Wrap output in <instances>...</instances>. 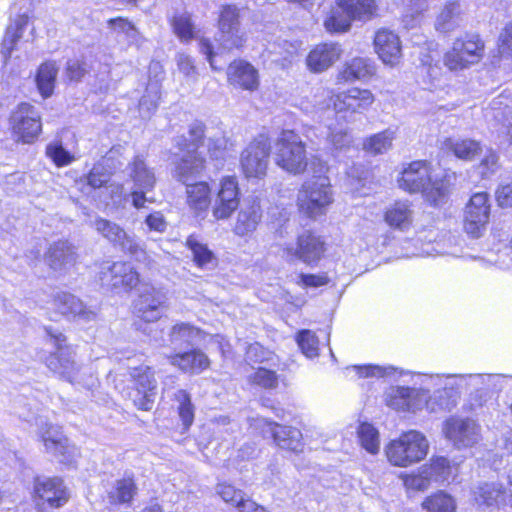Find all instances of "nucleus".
Segmentation results:
<instances>
[{
	"label": "nucleus",
	"instance_id": "nucleus-1",
	"mask_svg": "<svg viewBox=\"0 0 512 512\" xmlns=\"http://www.w3.org/2000/svg\"><path fill=\"white\" fill-rule=\"evenodd\" d=\"M433 172L431 160L415 159L406 162L402 164L396 177L397 186L407 194H421L433 207H441L450 198L457 174L446 169L439 177H435Z\"/></svg>",
	"mask_w": 512,
	"mask_h": 512
},
{
	"label": "nucleus",
	"instance_id": "nucleus-2",
	"mask_svg": "<svg viewBox=\"0 0 512 512\" xmlns=\"http://www.w3.org/2000/svg\"><path fill=\"white\" fill-rule=\"evenodd\" d=\"M329 169L325 160L314 157L311 162L313 176L310 180L304 181L298 190L297 210L308 219L315 220L326 215L334 202L333 186L328 175Z\"/></svg>",
	"mask_w": 512,
	"mask_h": 512
},
{
	"label": "nucleus",
	"instance_id": "nucleus-3",
	"mask_svg": "<svg viewBox=\"0 0 512 512\" xmlns=\"http://www.w3.org/2000/svg\"><path fill=\"white\" fill-rule=\"evenodd\" d=\"M429 441L419 430L401 432L384 448L387 462L397 468H408L423 461L429 453Z\"/></svg>",
	"mask_w": 512,
	"mask_h": 512
},
{
	"label": "nucleus",
	"instance_id": "nucleus-4",
	"mask_svg": "<svg viewBox=\"0 0 512 512\" xmlns=\"http://www.w3.org/2000/svg\"><path fill=\"white\" fill-rule=\"evenodd\" d=\"M274 163L284 172L299 176L305 174L315 156L309 159L307 144L293 129H282L275 141Z\"/></svg>",
	"mask_w": 512,
	"mask_h": 512
},
{
	"label": "nucleus",
	"instance_id": "nucleus-5",
	"mask_svg": "<svg viewBox=\"0 0 512 512\" xmlns=\"http://www.w3.org/2000/svg\"><path fill=\"white\" fill-rule=\"evenodd\" d=\"M189 138L183 137L177 144L182 152L191 153L188 157H182L175 166L177 179L186 182L189 178L196 177L206 168V159L197 150L203 146L206 137V125L202 121L193 122L188 128Z\"/></svg>",
	"mask_w": 512,
	"mask_h": 512
},
{
	"label": "nucleus",
	"instance_id": "nucleus-6",
	"mask_svg": "<svg viewBox=\"0 0 512 512\" xmlns=\"http://www.w3.org/2000/svg\"><path fill=\"white\" fill-rule=\"evenodd\" d=\"M485 49L486 43L479 33L465 32L454 39L442 61L449 71H463L481 62Z\"/></svg>",
	"mask_w": 512,
	"mask_h": 512
},
{
	"label": "nucleus",
	"instance_id": "nucleus-7",
	"mask_svg": "<svg viewBox=\"0 0 512 512\" xmlns=\"http://www.w3.org/2000/svg\"><path fill=\"white\" fill-rule=\"evenodd\" d=\"M130 386L126 397L139 411L149 412L153 409L158 391L156 371L153 366L140 364L128 371Z\"/></svg>",
	"mask_w": 512,
	"mask_h": 512
},
{
	"label": "nucleus",
	"instance_id": "nucleus-8",
	"mask_svg": "<svg viewBox=\"0 0 512 512\" xmlns=\"http://www.w3.org/2000/svg\"><path fill=\"white\" fill-rule=\"evenodd\" d=\"M375 100L370 89L353 86L343 91L330 90L327 105L338 118L349 122L354 114L371 108Z\"/></svg>",
	"mask_w": 512,
	"mask_h": 512
},
{
	"label": "nucleus",
	"instance_id": "nucleus-9",
	"mask_svg": "<svg viewBox=\"0 0 512 512\" xmlns=\"http://www.w3.org/2000/svg\"><path fill=\"white\" fill-rule=\"evenodd\" d=\"M270 153V137L266 134L254 137L239 156V170L242 176L247 180L263 179L267 175Z\"/></svg>",
	"mask_w": 512,
	"mask_h": 512
},
{
	"label": "nucleus",
	"instance_id": "nucleus-10",
	"mask_svg": "<svg viewBox=\"0 0 512 512\" xmlns=\"http://www.w3.org/2000/svg\"><path fill=\"white\" fill-rule=\"evenodd\" d=\"M71 498V492L60 476L35 477L31 499L38 512L45 509L57 510L64 507Z\"/></svg>",
	"mask_w": 512,
	"mask_h": 512
},
{
	"label": "nucleus",
	"instance_id": "nucleus-11",
	"mask_svg": "<svg viewBox=\"0 0 512 512\" xmlns=\"http://www.w3.org/2000/svg\"><path fill=\"white\" fill-rule=\"evenodd\" d=\"M10 132L16 143L33 144L38 140L42 117L32 104L21 102L16 106L10 117Z\"/></svg>",
	"mask_w": 512,
	"mask_h": 512
},
{
	"label": "nucleus",
	"instance_id": "nucleus-12",
	"mask_svg": "<svg viewBox=\"0 0 512 512\" xmlns=\"http://www.w3.org/2000/svg\"><path fill=\"white\" fill-rule=\"evenodd\" d=\"M285 252L307 266L314 267L325 258L327 243L325 237L315 229H303L296 236L295 247H287Z\"/></svg>",
	"mask_w": 512,
	"mask_h": 512
},
{
	"label": "nucleus",
	"instance_id": "nucleus-13",
	"mask_svg": "<svg viewBox=\"0 0 512 512\" xmlns=\"http://www.w3.org/2000/svg\"><path fill=\"white\" fill-rule=\"evenodd\" d=\"M491 204L487 192L473 193L464 208L463 229L471 238H480L490 220Z\"/></svg>",
	"mask_w": 512,
	"mask_h": 512
},
{
	"label": "nucleus",
	"instance_id": "nucleus-14",
	"mask_svg": "<svg viewBox=\"0 0 512 512\" xmlns=\"http://www.w3.org/2000/svg\"><path fill=\"white\" fill-rule=\"evenodd\" d=\"M216 27L229 50H242L247 42L241 30V10L233 3L222 4L217 12Z\"/></svg>",
	"mask_w": 512,
	"mask_h": 512
},
{
	"label": "nucleus",
	"instance_id": "nucleus-15",
	"mask_svg": "<svg viewBox=\"0 0 512 512\" xmlns=\"http://www.w3.org/2000/svg\"><path fill=\"white\" fill-rule=\"evenodd\" d=\"M212 215L216 221L229 219L238 209L241 189L235 175H225L219 180Z\"/></svg>",
	"mask_w": 512,
	"mask_h": 512
},
{
	"label": "nucleus",
	"instance_id": "nucleus-16",
	"mask_svg": "<svg viewBox=\"0 0 512 512\" xmlns=\"http://www.w3.org/2000/svg\"><path fill=\"white\" fill-rule=\"evenodd\" d=\"M226 81L240 92L256 93L261 88V76L257 67L244 58L233 59L226 68Z\"/></svg>",
	"mask_w": 512,
	"mask_h": 512
},
{
	"label": "nucleus",
	"instance_id": "nucleus-17",
	"mask_svg": "<svg viewBox=\"0 0 512 512\" xmlns=\"http://www.w3.org/2000/svg\"><path fill=\"white\" fill-rule=\"evenodd\" d=\"M101 280L112 291L130 294L142 285L140 272L128 261H115L106 271L101 272Z\"/></svg>",
	"mask_w": 512,
	"mask_h": 512
},
{
	"label": "nucleus",
	"instance_id": "nucleus-18",
	"mask_svg": "<svg viewBox=\"0 0 512 512\" xmlns=\"http://www.w3.org/2000/svg\"><path fill=\"white\" fill-rule=\"evenodd\" d=\"M343 55L339 42L324 41L313 45L305 57V65L309 72L321 74L332 68Z\"/></svg>",
	"mask_w": 512,
	"mask_h": 512
},
{
	"label": "nucleus",
	"instance_id": "nucleus-19",
	"mask_svg": "<svg viewBox=\"0 0 512 512\" xmlns=\"http://www.w3.org/2000/svg\"><path fill=\"white\" fill-rule=\"evenodd\" d=\"M167 307L166 294L156 287H151L139 294L133 305V313L144 323H155L162 318Z\"/></svg>",
	"mask_w": 512,
	"mask_h": 512
},
{
	"label": "nucleus",
	"instance_id": "nucleus-20",
	"mask_svg": "<svg viewBox=\"0 0 512 512\" xmlns=\"http://www.w3.org/2000/svg\"><path fill=\"white\" fill-rule=\"evenodd\" d=\"M139 495L137 478L132 472H125L121 477L116 478L105 497L111 507H131Z\"/></svg>",
	"mask_w": 512,
	"mask_h": 512
},
{
	"label": "nucleus",
	"instance_id": "nucleus-21",
	"mask_svg": "<svg viewBox=\"0 0 512 512\" xmlns=\"http://www.w3.org/2000/svg\"><path fill=\"white\" fill-rule=\"evenodd\" d=\"M373 47L383 64L394 67L401 62V40L394 31L387 28L378 29L373 37Z\"/></svg>",
	"mask_w": 512,
	"mask_h": 512
},
{
	"label": "nucleus",
	"instance_id": "nucleus-22",
	"mask_svg": "<svg viewBox=\"0 0 512 512\" xmlns=\"http://www.w3.org/2000/svg\"><path fill=\"white\" fill-rule=\"evenodd\" d=\"M263 218L261 200L258 197L248 200L246 205L237 213L232 232L235 236L249 240L256 232Z\"/></svg>",
	"mask_w": 512,
	"mask_h": 512
},
{
	"label": "nucleus",
	"instance_id": "nucleus-23",
	"mask_svg": "<svg viewBox=\"0 0 512 512\" xmlns=\"http://www.w3.org/2000/svg\"><path fill=\"white\" fill-rule=\"evenodd\" d=\"M377 75L374 61L368 57L356 56L343 63L336 74L337 84L368 82Z\"/></svg>",
	"mask_w": 512,
	"mask_h": 512
},
{
	"label": "nucleus",
	"instance_id": "nucleus-24",
	"mask_svg": "<svg viewBox=\"0 0 512 512\" xmlns=\"http://www.w3.org/2000/svg\"><path fill=\"white\" fill-rule=\"evenodd\" d=\"M167 358L173 367L186 374L198 375L211 367L210 358L200 348L175 352L170 354Z\"/></svg>",
	"mask_w": 512,
	"mask_h": 512
},
{
	"label": "nucleus",
	"instance_id": "nucleus-25",
	"mask_svg": "<svg viewBox=\"0 0 512 512\" xmlns=\"http://www.w3.org/2000/svg\"><path fill=\"white\" fill-rule=\"evenodd\" d=\"M445 437L457 447H467L474 443L477 425L469 418L451 416L444 422Z\"/></svg>",
	"mask_w": 512,
	"mask_h": 512
},
{
	"label": "nucleus",
	"instance_id": "nucleus-26",
	"mask_svg": "<svg viewBox=\"0 0 512 512\" xmlns=\"http://www.w3.org/2000/svg\"><path fill=\"white\" fill-rule=\"evenodd\" d=\"M383 221L393 231H409L414 224L412 203L408 200H395L384 209Z\"/></svg>",
	"mask_w": 512,
	"mask_h": 512
},
{
	"label": "nucleus",
	"instance_id": "nucleus-27",
	"mask_svg": "<svg viewBox=\"0 0 512 512\" xmlns=\"http://www.w3.org/2000/svg\"><path fill=\"white\" fill-rule=\"evenodd\" d=\"M265 425L267 432L278 446L294 453L303 451V436L299 429L274 421H265Z\"/></svg>",
	"mask_w": 512,
	"mask_h": 512
},
{
	"label": "nucleus",
	"instance_id": "nucleus-28",
	"mask_svg": "<svg viewBox=\"0 0 512 512\" xmlns=\"http://www.w3.org/2000/svg\"><path fill=\"white\" fill-rule=\"evenodd\" d=\"M30 20L31 17L27 13L17 14L6 26L0 42V53L3 57L9 59L12 53L18 49V44Z\"/></svg>",
	"mask_w": 512,
	"mask_h": 512
},
{
	"label": "nucleus",
	"instance_id": "nucleus-29",
	"mask_svg": "<svg viewBox=\"0 0 512 512\" xmlns=\"http://www.w3.org/2000/svg\"><path fill=\"white\" fill-rule=\"evenodd\" d=\"M442 148L446 153L465 162L474 161L483 151L482 143L470 137H447L442 143Z\"/></svg>",
	"mask_w": 512,
	"mask_h": 512
},
{
	"label": "nucleus",
	"instance_id": "nucleus-30",
	"mask_svg": "<svg viewBox=\"0 0 512 512\" xmlns=\"http://www.w3.org/2000/svg\"><path fill=\"white\" fill-rule=\"evenodd\" d=\"M212 189L207 181H197L186 188V204L196 217H204L211 207Z\"/></svg>",
	"mask_w": 512,
	"mask_h": 512
},
{
	"label": "nucleus",
	"instance_id": "nucleus-31",
	"mask_svg": "<svg viewBox=\"0 0 512 512\" xmlns=\"http://www.w3.org/2000/svg\"><path fill=\"white\" fill-rule=\"evenodd\" d=\"M59 68L54 60H44L36 68L34 82L43 99L50 98L56 89Z\"/></svg>",
	"mask_w": 512,
	"mask_h": 512
},
{
	"label": "nucleus",
	"instance_id": "nucleus-32",
	"mask_svg": "<svg viewBox=\"0 0 512 512\" xmlns=\"http://www.w3.org/2000/svg\"><path fill=\"white\" fill-rule=\"evenodd\" d=\"M217 494L227 504L236 507L239 512H265V509L249 498L234 485L222 482L217 485Z\"/></svg>",
	"mask_w": 512,
	"mask_h": 512
},
{
	"label": "nucleus",
	"instance_id": "nucleus-33",
	"mask_svg": "<svg viewBox=\"0 0 512 512\" xmlns=\"http://www.w3.org/2000/svg\"><path fill=\"white\" fill-rule=\"evenodd\" d=\"M51 429L52 427H49L45 433L41 435V442L45 449L58 458L60 462H70L73 457L75 446L69 442L67 436L62 433L52 434Z\"/></svg>",
	"mask_w": 512,
	"mask_h": 512
},
{
	"label": "nucleus",
	"instance_id": "nucleus-34",
	"mask_svg": "<svg viewBox=\"0 0 512 512\" xmlns=\"http://www.w3.org/2000/svg\"><path fill=\"white\" fill-rule=\"evenodd\" d=\"M247 384L252 388L265 391L277 390L280 384L287 386L285 377L279 374L277 370L266 366H258L246 378Z\"/></svg>",
	"mask_w": 512,
	"mask_h": 512
},
{
	"label": "nucleus",
	"instance_id": "nucleus-35",
	"mask_svg": "<svg viewBox=\"0 0 512 512\" xmlns=\"http://www.w3.org/2000/svg\"><path fill=\"white\" fill-rule=\"evenodd\" d=\"M473 500L479 507L499 508L506 504L507 492L502 485L484 483L474 492Z\"/></svg>",
	"mask_w": 512,
	"mask_h": 512
},
{
	"label": "nucleus",
	"instance_id": "nucleus-36",
	"mask_svg": "<svg viewBox=\"0 0 512 512\" xmlns=\"http://www.w3.org/2000/svg\"><path fill=\"white\" fill-rule=\"evenodd\" d=\"M423 512H457V500L445 490H436L426 495L420 503Z\"/></svg>",
	"mask_w": 512,
	"mask_h": 512
},
{
	"label": "nucleus",
	"instance_id": "nucleus-37",
	"mask_svg": "<svg viewBox=\"0 0 512 512\" xmlns=\"http://www.w3.org/2000/svg\"><path fill=\"white\" fill-rule=\"evenodd\" d=\"M418 394L411 387L398 386L390 390L386 405L398 412L412 411L417 405Z\"/></svg>",
	"mask_w": 512,
	"mask_h": 512
},
{
	"label": "nucleus",
	"instance_id": "nucleus-38",
	"mask_svg": "<svg viewBox=\"0 0 512 512\" xmlns=\"http://www.w3.org/2000/svg\"><path fill=\"white\" fill-rule=\"evenodd\" d=\"M354 20H357L356 17L335 4L326 14L323 26L329 34H343L350 30Z\"/></svg>",
	"mask_w": 512,
	"mask_h": 512
},
{
	"label": "nucleus",
	"instance_id": "nucleus-39",
	"mask_svg": "<svg viewBox=\"0 0 512 512\" xmlns=\"http://www.w3.org/2000/svg\"><path fill=\"white\" fill-rule=\"evenodd\" d=\"M130 177L135 185L144 189L145 191H151L154 189L156 184V177L152 169H150L144 158L140 155L133 157L129 163Z\"/></svg>",
	"mask_w": 512,
	"mask_h": 512
},
{
	"label": "nucleus",
	"instance_id": "nucleus-40",
	"mask_svg": "<svg viewBox=\"0 0 512 512\" xmlns=\"http://www.w3.org/2000/svg\"><path fill=\"white\" fill-rule=\"evenodd\" d=\"M184 245L191 252L192 261L199 269H204L217 261L215 253L206 243L201 242L196 234L188 235Z\"/></svg>",
	"mask_w": 512,
	"mask_h": 512
},
{
	"label": "nucleus",
	"instance_id": "nucleus-41",
	"mask_svg": "<svg viewBox=\"0 0 512 512\" xmlns=\"http://www.w3.org/2000/svg\"><path fill=\"white\" fill-rule=\"evenodd\" d=\"M421 467L432 483H443L453 474V465L445 456L433 455Z\"/></svg>",
	"mask_w": 512,
	"mask_h": 512
},
{
	"label": "nucleus",
	"instance_id": "nucleus-42",
	"mask_svg": "<svg viewBox=\"0 0 512 512\" xmlns=\"http://www.w3.org/2000/svg\"><path fill=\"white\" fill-rule=\"evenodd\" d=\"M340 8L346 9L357 20H371L378 15L376 0H335Z\"/></svg>",
	"mask_w": 512,
	"mask_h": 512
},
{
	"label": "nucleus",
	"instance_id": "nucleus-43",
	"mask_svg": "<svg viewBox=\"0 0 512 512\" xmlns=\"http://www.w3.org/2000/svg\"><path fill=\"white\" fill-rule=\"evenodd\" d=\"M110 180L111 172L107 171L101 165H94L79 181L83 182L91 190H99L108 187H114L117 191L123 189L122 184H112Z\"/></svg>",
	"mask_w": 512,
	"mask_h": 512
},
{
	"label": "nucleus",
	"instance_id": "nucleus-44",
	"mask_svg": "<svg viewBox=\"0 0 512 512\" xmlns=\"http://www.w3.org/2000/svg\"><path fill=\"white\" fill-rule=\"evenodd\" d=\"M173 400L178 403L177 414L183 431H188L195 420V406L192 403L191 395L187 390L179 389L174 393Z\"/></svg>",
	"mask_w": 512,
	"mask_h": 512
},
{
	"label": "nucleus",
	"instance_id": "nucleus-45",
	"mask_svg": "<svg viewBox=\"0 0 512 512\" xmlns=\"http://www.w3.org/2000/svg\"><path fill=\"white\" fill-rule=\"evenodd\" d=\"M96 231L107 239L113 246L123 244L127 241V232L118 224L102 218L97 217L94 221Z\"/></svg>",
	"mask_w": 512,
	"mask_h": 512
},
{
	"label": "nucleus",
	"instance_id": "nucleus-46",
	"mask_svg": "<svg viewBox=\"0 0 512 512\" xmlns=\"http://www.w3.org/2000/svg\"><path fill=\"white\" fill-rule=\"evenodd\" d=\"M169 24L173 33L183 43H189L196 38V27L189 14H175Z\"/></svg>",
	"mask_w": 512,
	"mask_h": 512
},
{
	"label": "nucleus",
	"instance_id": "nucleus-47",
	"mask_svg": "<svg viewBox=\"0 0 512 512\" xmlns=\"http://www.w3.org/2000/svg\"><path fill=\"white\" fill-rule=\"evenodd\" d=\"M358 439L361 446L371 454L379 452V432L370 423L363 422L358 427Z\"/></svg>",
	"mask_w": 512,
	"mask_h": 512
},
{
	"label": "nucleus",
	"instance_id": "nucleus-48",
	"mask_svg": "<svg viewBox=\"0 0 512 512\" xmlns=\"http://www.w3.org/2000/svg\"><path fill=\"white\" fill-rule=\"evenodd\" d=\"M295 341L300 351L308 358L319 354V340L315 332L309 329H301L295 334Z\"/></svg>",
	"mask_w": 512,
	"mask_h": 512
},
{
	"label": "nucleus",
	"instance_id": "nucleus-49",
	"mask_svg": "<svg viewBox=\"0 0 512 512\" xmlns=\"http://www.w3.org/2000/svg\"><path fill=\"white\" fill-rule=\"evenodd\" d=\"M403 486L408 491L423 492L432 484L430 478L424 473V469L420 467L417 471L405 472L400 475Z\"/></svg>",
	"mask_w": 512,
	"mask_h": 512
},
{
	"label": "nucleus",
	"instance_id": "nucleus-50",
	"mask_svg": "<svg viewBox=\"0 0 512 512\" xmlns=\"http://www.w3.org/2000/svg\"><path fill=\"white\" fill-rule=\"evenodd\" d=\"M391 146L392 137L386 131L369 136L363 143L364 150L374 156L387 152Z\"/></svg>",
	"mask_w": 512,
	"mask_h": 512
},
{
	"label": "nucleus",
	"instance_id": "nucleus-51",
	"mask_svg": "<svg viewBox=\"0 0 512 512\" xmlns=\"http://www.w3.org/2000/svg\"><path fill=\"white\" fill-rule=\"evenodd\" d=\"M501 167L498 153L492 149H487L485 155L476 165L481 179H488L494 175Z\"/></svg>",
	"mask_w": 512,
	"mask_h": 512
},
{
	"label": "nucleus",
	"instance_id": "nucleus-52",
	"mask_svg": "<svg viewBox=\"0 0 512 512\" xmlns=\"http://www.w3.org/2000/svg\"><path fill=\"white\" fill-rule=\"evenodd\" d=\"M56 300L59 305H67V307L62 308L61 310V313L64 315L87 318L90 314H92V312L87 309L82 301L74 295L64 294L62 296H58Z\"/></svg>",
	"mask_w": 512,
	"mask_h": 512
},
{
	"label": "nucleus",
	"instance_id": "nucleus-53",
	"mask_svg": "<svg viewBox=\"0 0 512 512\" xmlns=\"http://www.w3.org/2000/svg\"><path fill=\"white\" fill-rule=\"evenodd\" d=\"M46 256L50 260V267L56 269L60 261L66 257L75 258V253L71 245L66 242H56L47 251Z\"/></svg>",
	"mask_w": 512,
	"mask_h": 512
},
{
	"label": "nucleus",
	"instance_id": "nucleus-54",
	"mask_svg": "<svg viewBox=\"0 0 512 512\" xmlns=\"http://www.w3.org/2000/svg\"><path fill=\"white\" fill-rule=\"evenodd\" d=\"M330 283V277L326 272L321 273H299L296 284L306 290L310 288H320Z\"/></svg>",
	"mask_w": 512,
	"mask_h": 512
},
{
	"label": "nucleus",
	"instance_id": "nucleus-55",
	"mask_svg": "<svg viewBox=\"0 0 512 512\" xmlns=\"http://www.w3.org/2000/svg\"><path fill=\"white\" fill-rule=\"evenodd\" d=\"M46 155L57 167L67 166L75 160V157L60 143H53L48 145L46 147Z\"/></svg>",
	"mask_w": 512,
	"mask_h": 512
},
{
	"label": "nucleus",
	"instance_id": "nucleus-56",
	"mask_svg": "<svg viewBox=\"0 0 512 512\" xmlns=\"http://www.w3.org/2000/svg\"><path fill=\"white\" fill-rule=\"evenodd\" d=\"M199 332L200 329L190 323L178 322L171 327L169 337L171 342H182L192 338Z\"/></svg>",
	"mask_w": 512,
	"mask_h": 512
},
{
	"label": "nucleus",
	"instance_id": "nucleus-57",
	"mask_svg": "<svg viewBox=\"0 0 512 512\" xmlns=\"http://www.w3.org/2000/svg\"><path fill=\"white\" fill-rule=\"evenodd\" d=\"M87 71V64L84 59H70L65 65V77L70 82L81 81Z\"/></svg>",
	"mask_w": 512,
	"mask_h": 512
},
{
	"label": "nucleus",
	"instance_id": "nucleus-58",
	"mask_svg": "<svg viewBox=\"0 0 512 512\" xmlns=\"http://www.w3.org/2000/svg\"><path fill=\"white\" fill-rule=\"evenodd\" d=\"M497 51L499 55L512 59V22L507 23L501 30L497 42Z\"/></svg>",
	"mask_w": 512,
	"mask_h": 512
},
{
	"label": "nucleus",
	"instance_id": "nucleus-59",
	"mask_svg": "<svg viewBox=\"0 0 512 512\" xmlns=\"http://www.w3.org/2000/svg\"><path fill=\"white\" fill-rule=\"evenodd\" d=\"M495 198L498 206L502 208L512 207V180L498 186Z\"/></svg>",
	"mask_w": 512,
	"mask_h": 512
},
{
	"label": "nucleus",
	"instance_id": "nucleus-60",
	"mask_svg": "<svg viewBox=\"0 0 512 512\" xmlns=\"http://www.w3.org/2000/svg\"><path fill=\"white\" fill-rule=\"evenodd\" d=\"M247 354H252L255 358L254 361L259 363L272 361L273 358L278 359V356L273 351H269L260 343L250 344L247 348Z\"/></svg>",
	"mask_w": 512,
	"mask_h": 512
},
{
	"label": "nucleus",
	"instance_id": "nucleus-61",
	"mask_svg": "<svg viewBox=\"0 0 512 512\" xmlns=\"http://www.w3.org/2000/svg\"><path fill=\"white\" fill-rule=\"evenodd\" d=\"M226 151V141L222 138H211L208 141L207 152L211 160H220Z\"/></svg>",
	"mask_w": 512,
	"mask_h": 512
},
{
	"label": "nucleus",
	"instance_id": "nucleus-62",
	"mask_svg": "<svg viewBox=\"0 0 512 512\" xmlns=\"http://www.w3.org/2000/svg\"><path fill=\"white\" fill-rule=\"evenodd\" d=\"M145 222L150 230L156 232H164L167 226L165 218L161 212H152L148 214Z\"/></svg>",
	"mask_w": 512,
	"mask_h": 512
},
{
	"label": "nucleus",
	"instance_id": "nucleus-63",
	"mask_svg": "<svg viewBox=\"0 0 512 512\" xmlns=\"http://www.w3.org/2000/svg\"><path fill=\"white\" fill-rule=\"evenodd\" d=\"M177 66L179 71L186 77L194 76L197 74V68L193 59L186 54L179 55L177 59Z\"/></svg>",
	"mask_w": 512,
	"mask_h": 512
},
{
	"label": "nucleus",
	"instance_id": "nucleus-64",
	"mask_svg": "<svg viewBox=\"0 0 512 512\" xmlns=\"http://www.w3.org/2000/svg\"><path fill=\"white\" fill-rule=\"evenodd\" d=\"M199 51L203 54L206 60L209 62L212 69H216L214 66L216 53L214 46L209 38L201 37L198 42Z\"/></svg>",
	"mask_w": 512,
	"mask_h": 512
}]
</instances>
